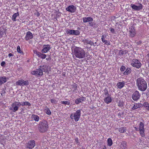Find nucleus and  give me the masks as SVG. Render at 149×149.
<instances>
[{
    "mask_svg": "<svg viewBox=\"0 0 149 149\" xmlns=\"http://www.w3.org/2000/svg\"><path fill=\"white\" fill-rule=\"evenodd\" d=\"M31 105V104L29 102H20L18 101L13 103L11 105V107L9 109L15 112L18 110L19 107L21 106L23 107L25 105L30 106Z\"/></svg>",
    "mask_w": 149,
    "mask_h": 149,
    "instance_id": "1",
    "label": "nucleus"
},
{
    "mask_svg": "<svg viewBox=\"0 0 149 149\" xmlns=\"http://www.w3.org/2000/svg\"><path fill=\"white\" fill-rule=\"evenodd\" d=\"M74 55L77 58L81 59L84 58L86 56L85 51L81 48L76 47L73 49Z\"/></svg>",
    "mask_w": 149,
    "mask_h": 149,
    "instance_id": "2",
    "label": "nucleus"
},
{
    "mask_svg": "<svg viewBox=\"0 0 149 149\" xmlns=\"http://www.w3.org/2000/svg\"><path fill=\"white\" fill-rule=\"evenodd\" d=\"M136 84L139 90L143 91L147 87V84L146 81L142 78H139L136 80Z\"/></svg>",
    "mask_w": 149,
    "mask_h": 149,
    "instance_id": "3",
    "label": "nucleus"
},
{
    "mask_svg": "<svg viewBox=\"0 0 149 149\" xmlns=\"http://www.w3.org/2000/svg\"><path fill=\"white\" fill-rule=\"evenodd\" d=\"M48 128V123L46 120H43L40 123L38 126V129L41 133L45 132L47 131Z\"/></svg>",
    "mask_w": 149,
    "mask_h": 149,
    "instance_id": "4",
    "label": "nucleus"
},
{
    "mask_svg": "<svg viewBox=\"0 0 149 149\" xmlns=\"http://www.w3.org/2000/svg\"><path fill=\"white\" fill-rule=\"evenodd\" d=\"M81 115V110H78L75 113H73L71 114L70 118L72 119H74L75 121L77 122L79 120Z\"/></svg>",
    "mask_w": 149,
    "mask_h": 149,
    "instance_id": "5",
    "label": "nucleus"
},
{
    "mask_svg": "<svg viewBox=\"0 0 149 149\" xmlns=\"http://www.w3.org/2000/svg\"><path fill=\"white\" fill-rule=\"evenodd\" d=\"M131 65L133 67L139 68L141 66V63L139 60L133 59L131 61Z\"/></svg>",
    "mask_w": 149,
    "mask_h": 149,
    "instance_id": "6",
    "label": "nucleus"
},
{
    "mask_svg": "<svg viewBox=\"0 0 149 149\" xmlns=\"http://www.w3.org/2000/svg\"><path fill=\"white\" fill-rule=\"evenodd\" d=\"M31 74L36 76H39L42 75L43 74V72L42 71L41 68H40L39 69H38L36 70L31 71Z\"/></svg>",
    "mask_w": 149,
    "mask_h": 149,
    "instance_id": "7",
    "label": "nucleus"
},
{
    "mask_svg": "<svg viewBox=\"0 0 149 149\" xmlns=\"http://www.w3.org/2000/svg\"><path fill=\"white\" fill-rule=\"evenodd\" d=\"M16 84L17 85L20 86H27L29 84V82L28 80L24 81L23 79H20L17 81L16 82Z\"/></svg>",
    "mask_w": 149,
    "mask_h": 149,
    "instance_id": "8",
    "label": "nucleus"
},
{
    "mask_svg": "<svg viewBox=\"0 0 149 149\" xmlns=\"http://www.w3.org/2000/svg\"><path fill=\"white\" fill-rule=\"evenodd\" d=\"M66 32L67 34L72 35H79L80 33L79 31L78 30L67 29Z\"/></svg>",
    "mask_w": 149,
    "mask_h": 149,
    "instance_id": "9",
    "label": "nucleus"
},
{
    "mask_svg": "<svg viewBox=\"0 0 149 149\" xmlns=\"http://www.w3.org/2000/svg\"><path fill=\"white\" fill-rule=\"evenodd\" d=\"M36 143L35 141L33 140L29 141L26 143V146L27 148L29 149L33 148L35 146Z\"/></svg>",
    "mask_w": 149,
    "mask_h": 149,
    "instance_id": "10",
    "label": "nucleus"
},
{
    "mask_svg": "<svg viewBox=\"0 0 149 149\" xmlns=\"http://www.w3.org/2000/svg\"><path fill=\"white\" fill-rule=\"evenodd\" d=\"M130 6L134 10L139 11L141 9L143 8V6L142 4L140 3L138 6H136L134 4H131Z\"/></svg>",
    "mask_w": 149,
    "mask_h": 149,
    "instance_id": "11",
    "label": "nucleus"
},
{
    "mask_svg": "<svg viewBox=\"0 0 149 149\" xmlns=\"http://www.w3.org/2000/svg\"><path fill=\"white\" fill-rule=\"evenodd\" d=\"M108 94H106L105 97L104 99V102L107 104H109L111 103L112 100V98L111 97L110 95H107Z\"/></svg>",
    "mask_w": 149,
    "mask_h": 149,
    "instance_id": "12",
    "label": "nucleus"
},
{
    "mask_svg": "<svg viewBox=\"0 0 149 149\" xmlns=\"http://www.w3.org/2000/svg\"><path fill=\"white\" fill-rule=\"evenodd\" d=\"M66 10L69 12L74 13L76 11V7L73 5H70L66 8Z\"/></svg>",
    "mask_w": 149,
    "mask_h": 149,
    "instance_id": "13",
    "label": "nucleus"
},
{
    "mask_svg": "<svg viewBox=\"0 0 149 149\" xmlns=\"http://www.w3.org/2000/svg\"><path fill=\"white\" fill-rule=\"evenodd\" d=\"M120 149H127V142L125 141H123L119 143Z\"/></svg>",
    "mask_w": 149,
    "mask_h": 149,
    "instance_id": "14",
    "label": "nucleus"
},
{
    "mask_svg": "<svg viewBox=\"0 0 149 149\" xmlns=\"http://www.w3.org/2000/svg\"><path fill=\"white\" fill-rule=\"evenodd\" d=\"M33 36L32 33L29 31L27 32L26 35L25 37V39L26 40H28L33 38Z\"/></svg>",
    "mask_w": 149,
    "mask_h": 149,
    "instance_id": "15",
    "label": "nucleus"
},
{
    "mask_svg": "<svg viewBox=\"0 0 149 149\" xmlns=\"http://www.w3.org/2000/svg\"><path fill=\"white\" fill-rule=\"evenodd\" d=\"M50 47L49 45H44L43 47V49L42 50V52L43 53H46L50 49Z\"/></svg>",
    "mask_w": 149,
    "mask_h": 149,
    "instance_id": "16",
    "label": "nucleus"
},
{
    "mask_svg": "<svg viewBox=\"0 0 149 149\" xmlns=\"http://www.w3.org/2000/svg\"><path fill=\"white\" fill-rule=\"evenodd\" d=\"M130 36L132 37H134L136 34L135 29L133 27H132L130 30Z\"/></svg>",
    "mask_w": 149,
    "mask_h": 149,
    "instance_id": "17",
    "label": "nucleus"
},
{
    "mask_svg": "<svg viewBox=\"0 0 149 149\" xmlns=\"http://www.w3.org/2000/svg\"><path fill=\"white\" fill-rule=\"evenodd\" d=\"M83 22L86 23L89 22H92L93 20V19L91 17H84L82 18Z\"/></svg>",
    "mask_w": 149,
    "mask_h": 149,
    "instance_id": "18",
    "label": "nucleus"
},
{
    "mask_svg": "<svg viewBox=\"0 0 149 149\" xmlns=\"http://www.w3.org/2000/svg\"><path fill=\"white\" fill-rule=\"evenodd\" d=\"M40 68L42 70H43V71L45 72L48 71L49 69V67L47 65L40 66Z\"/></svg>",
    "mask_w": 149,
    "mask_h": 149,
    "instance_id": "19",
    "label": "nucleus"
},
{
    "mask_svg": "<svg viewBox=\"0 0 149 149\" xmlns=\"http://www.w3.org/2000/svg\"><path fill=\"white\" fill-rule=\"evenodd\" d=\"M36 54L38 57H40L42 59L45 58L47 56V55L46 54L41 53L39 52H36Z\"/></svg>",
    "mask_w": 149,
    "mask_h": 149,
    "instance_id": "20",
    "label": "nucleus"
},
{
    "mask_svg": "<svg viewBox=\"0 0 149 149\" xmlns=\"http://www.w3.org/2000/svg\"><path fill=\"white\" fill-rule=\"evenodd\" d=\"M141 103H136L134 104L133 107L132 108V109L133 110H134L137 109V108H140L141 107Z\"/></svg>",
    "mask_w": 149,
    "mask_h": 149,
    "instance_id": "21",
    "label": "nucleus"
},
{
    "mask_svg": "<svg viewBox=\"0 0 149 149\" xmlns=\"http://www.w3.org/2000/svg\"><path fill=\"white\" fill-rule=\"evenodd\" d=\"M83 42L85 44H89L91 45H94V43L90 40H88L86 39H84L83 40Z\"/></svg>",
    "mask_w": 149,
    "mask_h": 149,
    "instance_id": "22",
    "label": "nucleus"
},
{
    "mask_svg": "<svg viewBox=\"0 0 149 149\" xmlns=\"http://www.w3.org/2000/svg\"><path fill=\"white\" fill-rule=\"evenodd\" d=\"M7 80V78L5 76L0 77V82L2 84L5 83Z\"/></svg>",
    "mask_w": 149,
    "mask_h": 149,
    "instance_id": "23",
    "label": "nucleus"
},
{
    "mask_svg": "<svg viewBox=\"0 0 149 149\" xmlns=\"http://www.w3.org/2000/svg\"><path fill=\"white\" fill-rule=\"evenodd\" d=\"M125 82L124 81L118 82L117 85L118 87L119 88H122L125 85Z\"/></svg>",
    "mask_w": 149,
    "mask_h": 149,
    "instance_id": "24",
    "label": "nucleus"
},
{
    "mask_svg": "<svg viewBox=\"0 0 149 149\" xmlns=\"http://www.w3.org/2000/svg\"><path fill=\"white\" fill-rule=\"evenodd\" d=\"M139 97L140 95L139 94H133L132 98L134 100H137L139 98Z\"/></svg>",
    "mask_w": 149,
    "mask_h": 149,
    "instance_id": "25",
    "label": "nucleus"
},
{
    "mask_svg": "<svg viewBox=\"0 0 149 149\" xmlns=\"http://www.w3.org/2000/svg\"><path fill=\"white\" fill-rule=\"evenodd\" d=\"M119 132L121 133H123L125 132L127 130V129L125 127H121L119 128L118 130Z\"/></svg>",
    "mask_w": 149,
    "mask_h": 149,
    "instance_id": "26",
    "label": "nucleus"
},
{
    "mask_svg": "<svg viewBox=\"0 0 149 149\" xmlns=\"http://www.w3.org/2000/svg\"><path fill=\"white\" fill-rule=\"evenodd\" d=\"M31 118L36 121L38 122L39 120V117L37 115L33 114L32 115Z\"/></svg>",
    "mask_w": 149,
    "mask_h": 149,
    "instance_id": "27",
    "label": "nucleus"
},
{
    "mask_svg": "<svg viewBox=\"0 0 149 149\" xmlns=\"http://www.w3.org/2000/svg\"><path fill=\"white\" fill-rule=\"evenodd\" d=\"M142 106L145 107L147 110L149 111V103L148 102H144Z\"/></svg>",
    "mask_w": 149,
    "mask_h": 149,
    "instance_id": "28",
    "label": "nucleus"
},
{
    "mask_svg": "<svg viewBox=\"0 0 149 149\" xmlns=\"http://www.w3.org/2000/svg\"><path fill=\"white\" fill-rule=\"evenodd\" d=\"M19 15V13H15L13 14L12 16V20L14 21H15L16 20V18Z\"/></svg>",
    "mask_w": 149,
    "mask_h": 149,
    "instance_id": "29",
    "label": "nucleus"
},
{
    "mask_svg": "<svg viewBox=\"0 0 149 149\" xmlns=\"http://www.w3.org/2000/svg\"><path fill=\"white\" fill-rule=\"evenodd\" d=\"M45 112L47 115H49L51 114V112L49 109L47 107H45L44 110Z\"/></svg>",
    "mask_w": 149,
    "mask_h": 149,
    "instance_id": "30",
    "label": "nucleus"
},
{
    "mask_svg": "<svg viewBox=\"0 0 149 149\" xmlns=\"http://www.w3.org/2000/svg\"><path fill=\"white\" fill-rule=\"evenodd\" d=\"M107 145L109 146H111L113 144V142L111 138H109L107 140Z\"/></svg>",
    "mask_w": 149,
    "mask_h": 149,
    "instance_id": "31",
    "label": "nucleus"
},
{
    "mask_svg": "<svg viewBox=\"0 0 149 149\" xmlns=\"http://www.w3.org/2000/svg\"><path fill=\"white\" fill-rule=\"evenodd\" d=\"M139 133L140 135L142 137H144L145 136L144 134V130H139Z\"/></svg>",
    "mask_w": 149,
    "mask_h": 149,
    "instance_id": "32",
    "label": "nucleus"
},
{
    "mask_svg": "<svg viewBox=\"0 0 149 149\" xmlns=\"http://www.w3.org/2000/svg\"><path fill=\"white\" fill-rule=\"evenodd\" d=\"M139 130H144V125L143 122H140L139 125Z\"/></svg>",
    "mask_w": 149,
    "mask_h": 149,
    "instance_id": "33",
    "label": "nucleus"
},
{
    "mask_svg": "<svg viewBox=\"0 0 149 149\" xmlns=\"http://www.w3.org/2000/svg\"><path fill=\"white\" fill-rule=\"evenodd\" d=\"M130 69L129 68H127L125 71L124 73L125 75H127L130 73Z\"/></svg>",
    "mask_w": 149,
    "mask_h": 149,
    "instance_id": "34",
    "label": "nucleus"
},
{
    "mask_svg": "<svg viewBox=\"0 0 149 149\" xmlns=\"http://www.w3.org/2000/svg\"><path fill=\"white\" fill-rule=\"evenodd\" d=\"M51 102L52 104H56L57 102V101L56 100L55 97H54L53 99H51Z\"/></svg>",
    "mask_w": 149,
    "mask_h": 149,
    "instance_id": "35",
    "label": "nucleus"
},
{
    "mask_svg": "<svg viewBox=\"0 0 149 149\" xmlns=\"http://www.w3.org/2000/svg\"><path fill=\"white\" fill-rule=\"evenodd\" d=\"M17 52L20 54H22L23 52L21 51L19 46H18L17 47Z\"/></svg>",
    "mask_w": 149,
    "mask_h": 149,
    "instance_id": "36",
    "label": "nucleus"
},
{
    "mask_svg": "<svg viewBox=\"0 0 149 149\" xmlns=\"http://www.w3.org/2000/svg\"><path fill=\"white\" fill-rule=\"evenodd\" d=\"M102 42L107 45H110V42L109 41H108L107 40H105L102 41Z\"/></svg>",
    "mask_w": 149,
    "mask_h": 149,
    "instance_id": "37",
    "label": "nucleus"
},
{
    "mask_svg": "<svg viewBox=\"0 0 149 149\" xmlns=\"http://www.w3.org/2000/svg\"><path fill=\"white\" fill-rule=\"evenodd\" d=\"M108 35L107 34H104L102 35L101 37V40L102 41L105 40V39L106 38Z\"/></svg>",
    "mask_w": 149,
    "mask_h": 149,
    "instance_id": "38",
    "label": "nucleus"
},
{
    "mask_svg": "<svg viewBox=\"0 0 149 149\" xmlns=\"http://www.w3.org/2000/svg\"><path fill=\"white\" fill-rule=\"evenodd\" d=\"M61 102L62 104H67L68 105H69L70 104V103L68 101H62Z\"/></svg>",
    "mask_w": 149,
    "mask_h": 149,
    "instance_id": "39",
    "label": "nucleus"
},
{
    "mask_svg": "<svg viewBox=\"0 0 149 149\" xmlns=\"http://www.w3.org/2000/svg\"><path fill=\"white\" fill-rule=\"evenodd\" d=\"M80 100L81 99H80L79 98L75 100V103L76 104H77L80 103H81V100Z\"/></svg>",
    "mask_w": 149,
    "mask_h": 149,
    "instance_id": "40",
    "label": "nucleus"
},
{
    "mask_svg": "<svg viewBox=\"0 0 149 149\" xmlns=\"http://www.w3.org/2000/svg\"><path fill=\"white\" fill-rule=\"evenodd\" d=\"M109 30L112 33H113V34L115 33H116L114 29H113L111 28H110L109 29Z\"/></svg>",
    "mask_w": 149,
    "mask_h": 149,
    "instance_id": "41",
    "label": "nucleus"
},
{
    "mask_svg": "<svg viewBox=\"0 0 149 149\" xmlns=\"http://www.w3.org/2000/svg\"><path fill=\"white\" fill-rule=\"evenodd\" d=\"M125 67L124 66H122L120 68V70L121 71H123L125 70Z\"/></svg>",
    "mask_w": 149,
    "mask_h": 149,
    "instance_id": "42",
    "label": "nucleus"
},
{
    "mask_svg": "<svg viewBox=\"0 0 149 149\" xmlns=\"http://www.w3.org/2000/svg\"><path fill=\"white\" fill-rule=\"evenodd\" d=\"M147 61L148 63H149V54H148L146 56Z\"/></svg>",
    "mask_w": 149,
    "mask_h": 149,
    "instance_id": "43",
    "label": "nucleus"
},
{
    "mask_svg": "<svg viewBox=\"0 0 149 149\" xmlns=\"http://www.w3.org/2000/svg\"><path fill=\"white\" fill-rule=\"evenodd\" d=\"M80 99V100H81V102L82 101H85L86 99V98L84 97H81L80 98H79Z\"/></svg>",
    "mask_w": 149,
    "mask_h": 149,
    "instance_id": "44",
    "label": "nucleus"
},
{
    "mask_svg": "<svg viewBox=\"0 0 149 149\" xmlns=\"http://www.w3.org/2000/svg\"><path fill=\"white\" fill-rule=\"evenodd\" d=\"M4 34V33L2 31L0 32V38L2 37Z\"/></svg>",
    "mask_w": 149,
    "mask_h": 149,
    "instance_id": "45",
    "label": "nucleus"
},
{
    "mask_svg": "<svg viewBox=\"0 0 149 149\" xmlns=\"http://www.w3.org/2000/svg\"><path fill=\"white\" fill-rule=\"evenodd\" d=\"M124 52L123 51L121 50H120L119 52V54L120 55H122L124 54Z\"/></svg>",
    "mask_w": 149,
    "mask_h": 149,
    "instance_id": "46",
    "label": "nucleus"
},
{
    "mask_svg": "<svg viewBox=\"0 0 149 149\" xmlns=\"http://www.w3.org/2000/svg\"><path fill=\"white\" fill-rule=\"evenodd\" d=\"M5 63L4 61H3L1 63V66H3L5 65Z\"/></svg>",
    "mask_w": 149,
    "mask_h": 149,
    "instance_id": "47",
    "label": "nucleus"
},
{
    "mask_svg": "<svg viewBox=\"0 0 149 149\" xmlns=\"http://www.w3.org/2000/svg\"><path fill=\"white\" fill-rule=\"evenodd\" d=\"M118 106L120 107H121L123 106L122 104L121 103H119L118 104Z\"/></svg>",
    "mask_w": 149,
    "mask_h": 149,
    "instance_id": "48",
    "label": "nucleus"
},
{
    "mask_svg": "<svg viewBox=\"0 0 149 149\" xmlns=\"http://www.w3.org/2000/svg\"><path fill=\"white\" fill-rule=\"evenodd\" d=\"M13 56V54H11V53H10L9 54H8V56L9 57H11V56Z\"/></svg>",
    "mask_w": 149,
    "mask_h": 149,
    "instance_id": "49",
    "label": "nucleus"
},
{
    "mask_svg": "<svg viewBox=\"0 0 149 149\" xmlns=\"http://www.w3.org/2000/svg\"><path fill=\"white\" fill-rule=\"evenodd\" d=\"M134 128L136 131H138L139 130L136 127H135Z\"/></svg>",
    "mask_w": 149,
    "mask_h": 149,
    "instance_id": "50",
    "label": "nucleus"
},
{
    "mask_svg": "<svg viewBox=\"0 0 149 149\" xmlns=\"http://www.w3.org/2000/svg\"><path fill=\"white\" fill-rule=\"evenodd\" d=\"M48 59H49V58H46V60H48Z\"/></svg>",
    "mask_w": 149,
    "mask_h": 149,
    "instance_id": "51",
    "label": "nucleus"
},
{
    "mask_svg": "<svg viewBox=\"0 0 149 149\" xmlns=\"http://www.w3.org/2000/svg\"><path fill=\"white\" fill-rule=\"evenodd\" d=\"M136 93H138V91H136Z\"/></svg>",
    "mask_w": 149,
    "mask_h": 149,
    "instance_id": "52",
    "label": "nucleus"
},
{
    "mask_svg": "<svg viewBox=\"0 0 149 149\" xmlns=\"http://www.w3.org/2000/svg\"><path fill=\"white\" fill-rule=\"evenodd\" d=\"M104 147H105V148H106V147L105 146H104Z\"/></svg>",
    "mask_w": 149,
    "mask_h": 149,
    "instance_id": "53",
    "label": "nucleus"
},
{
    "mask_svg": "<svg viewBox=\"0 0 149 149\" xmlns=\"http://www.w3.org/2000/svg\"><path fill=\"white\" fill-rule=\"evenodd\" d=\"M1 84H1V83L0 82V85H1Z\"/></svg>",
    "mask_w": 149,
    "mask_h": 149,
    "instance_id": "54",
    "label": "nucleus"
},
{
    "mask_svg": "<svg viewBox=\"0 0 149 149\" xmlns=\"http://www.w3.org/2000/svg\"><path fill=\"white\" fill-rule=\"evenodd\" d=\"M1 95H2V94H2V93H1Z\"/></svg>",
    "mask_w": 149,
    "mask_h": 149,
    "instance_id": "55",
    "label": "nucleus"
}]
</instances>
